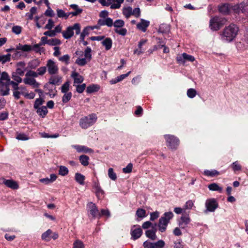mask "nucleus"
<instances>
[{
	"label": "nucleus",
	"mask_w": 248,
	"mask_h": 248,
	"mask_svg": "<svg viewBox=\"0 0 248 248\" xmlns=\"http://www.w3.org/2000/svg\"><path fill=\"white\" fill-rule=\"evenodd\" d=\"M238 31V27L234 24H231L224 29L222 39L227 42H231L236 37Z\"/></svg>",
	"instance_id": "f257e3e1"
},
{
	"label": "nucleus",
	"mask_w": 248,
	"mask_h": 248,
	"mask_svg": "<svg viewBox=\"0 0 248 248\" xmlns=\"http://www.w3.org/2000/svg\"><path fill=\"white\" fill-rule=\"evenodd\" d=\"M8 81H9V76L8 73L3 72L0 78V94L2 96L9 94L10 88Z\"/></svg>",
	"instance_id": "f03ea898"
},
{
	"label": "nucleus",
	"mask_w": 248,
	"mask_h": 248,
	"mask_svg": "<svg viewBox=\"0 0 248 248\" xmlns=\"http://www.w3.org/2000/svg\"><path fill=\"white\" fill-rule=\"evenodd\" d=\"M41 44L39 43L35 44L33 46H31L29 45H22L19 43L16 46V49L21 50L23 52H30L31 50H33L36 53L41 54L42 53H44L45 51V48L43 47H41Z\"/></svg>",
	"instance_id": "7ed1b4c3"
},
{
	"label": "nucleus",
	"mask_w": 248,
	"mask_h": 248,
	"mask_svg": "<svg viewBox=\"0 0 248 248\" xmlns=\"http://www.w3.org/2000/svg\"><path fill=\"white\" fill-rule=\"evenodd\" d=\"M97 117L95 113L84 116L79 120V125L83 129H87L93 125L96 122Z\"/></svg>",
	"instance_id": "20e7f679"
},
{
	"label": "nucleus",
	"mask_w": 248,
	"mask_h": 248,
	"mask_svg": "<svg viewBox=\"0 0 248 248\" xmlns=\"http://www.w3.org/2000/svg\"><path fill=\"white\" fill-rule=\"evenodd\" d=\"M173 214L171 212H165L163 216L159 219L158 227L159 230L163 232L166 230L167 226L170 220L173 217Z\"/></svg>",
	"instance_id": "39448f33"
},
{
	"label": "nucleus",
	"mask_w": 248,
	"mask_h": 248,
	"mask_svg": "<svg viewBox=\"0 0 248 248\" xmlns=\"http://www.w3.org/2000/svg\"><path fill=\"white\" fill-rule=\"evenodd\" d=\"M227 22L225 18L218 16L214 17L210 20V27L213 31H217Z\"/></svg>",
	"instance_id": "423d86ee"
},
{
	"label": "nucleus",
	"mask_w": 248,
	"mask_h": 248,
	"mask_svg": "<svg viewBox=\"0 0 248 248\" xmlns=\"http://www.w3.org/2000/svg\"><path fill=\"white\" fill-rule=\"evenodd\" d=\"M80 25L79 23H75L72 26L68 27L65 31H63V37L65 39H69L74 35V30L76 31V34L80 33Z\"/></svg>",
	"instance_id": "0eeeda50"
},
{
	"label": "nucleus",
	"mask_w": 248,
	"mask_h": 248,
	"mask_svg": "<svg viewBox=\"0 0 248 248\" xmlns=\"http://www.w3.org/2000/svg\"><path fill=\"white\" fill-rule=\"evenodd\" d=\"M164 138L166 141L167 146L172 150H175L179 144V140L173 135H165Z\"/></svg>",
	"instance_id": "6e6552de"
},
{
	"label": "nucleus",
	"mask_w": 248,
	"mask_h": 248,
	"mask_svg": "<svg viewBox=\"0 0 248 248\" xmlns=\"http://www.w3.org/2000/svg\"><path fill=\"white\" fill-rule=\"evenodd\" d=\"M87 210L89 216H91L93 218L97 217H100V214L95 204L92 202H90L87 204Z\"/></svg>",
	"instance_id": "1a4fd4ad"
},
{
	"label": "nucleus",
	"mask_w": 248,
	"mask_h": 248,
	"mask_svg": "<svg viewBox=\"0 0 248 248\" xmlns=\"http://www.w3.org/2000/svg\"><path fill=\"white\" fill-rule=\"evenodd\" d=\"M205 207L207 211L214 212L217 208L218 204L215 199H209L206 201Z\"/></svg>",
	"instance_id": "9d476101"
},
{
	"label": "nucleus",
	"mask_w": 248,
	"mask_h": 248,
	"mask_svg": "<svg viewBox=\"0 0 248 248\" xmlns=\"http://www.w3.org/2000/svg\"><path fill=\"white\" fill-rule=\"evenodd\" d=\"M46 67L48 73L50 75H55L58 71V67L56 63L52 60L49 59L47 61Z\"/></svg>",
	"instance_id": "9b49d317"
},
{
	"label": "nucleus",
	"mask_w": 248,
	"mask_h": 248,
	"mask_svg": "<svg viewBox=\"0 0 248 248\" xmlns=\"http://www.w3.org/2000/svg\"><path fill=\"white\" fill-rule=\"evenodd\" d=\"M233 10L236 13H248V4L241 3L233 7Z\"/></svg>",
	"instance_id": "f8f14e48"
},
{
	"label": "nucleus",
	"mask_w": 248,
	"mask_h": 248,
	"mask_svg": "<svg viewBox=\"0 0 248 248\" xmlns=\"http://www.w3.org/2000/svg\"><path fill=\"white\" fill-rule=\"evenodd\" d=\"M71 77L74 79L73 86L77 84H81L83 81V77L80 75H79V73L75 71L72 72L71 74Z\"/></svg>",
	"instance_id": "ddd939ff"
},
{
	"label": "nucleus",
	"mask_w": 248,
	"mask_h": 248,
	"mask_svg": "<svg viewBox=\"0 0 248 248\" xmlns=\"http://www.w3.org/2000/svg\"><path fill=\"white\" fill-rule=\"evenodd\" d=\"M73 147L77 150V151L78 153H93V151L85 146L83 145H73Z\"/></svg>",
	"instance_id": "4468645a"
},
{
	"label": "nucleus",
	"mask_w": 248,
	"mask_h": 248,
	"mask_svg": "<svg viewBox=\"0 0 248 248\" xmlns=\"http://www.w3.org/2000/svg\"><path fill=\"white\" fill-rule=\"evenodd\" d=\"M93 187L97 198L101 199L104 194V191L97 183H94Z\"/></svg>",
	"instance_id": "2eb2a0df"
},
{
	"label": "nucleus",
	"mask_w": 248,
	"mask_h": 248,
	"mask_svg": "<svg viewBox=\"0 0 248 248\" xmlns=\"http://www.w3.org/2000/svg\"><path fill=\"white\" fill-rule=\"evenodd\" d=\"M231 7L227 3L222 4L218 6V11L223 15H228L229 14Z\"/></svg>",
	"instance_id": "dca6fc26"
},
{
	"label": "nucleus",
	"mask_w": 248,
	"mask_h": 248,
	"mask_svg": "<svg viewBox=\"0 0 248 248\" xmlns=\"http://www.w3.org/2000/svg\"><path fill=\"white\" fill-rule=\"evenodd\" d=\"M150 22L148 21L141 19L140 22L137 25L138 29L142 31L143 32L146 31L147 28L149 26Z\"/></svg>",
	"instance_id": "f3484780"
},
{
	"label": "nucleus",
	"mask_w": 248,
	"mask_h": 248,
	"mask_svg": "<svg viewBox=\"0 0 248 248\" xmlns=\"http://www.w3.org/2000/svg\"><path fill=\"white\" fill-rule=\"evenodd\" d=\"M190 219L188 215H183L179 222V226L182 228H185L186 225L190 222Z\"/></svg>",
	"instance_id": "a211bd4d"
},
{
	"label": "nucleus",
	"mask_w": 248,
	"mask_h": 248,
	"mask_svg": "<svg viewBox=\"0 0 248 248\" xmlns=\"http://www.w3.org/2000/svg\"><path fill=\"white\" fill-rule=\"evenodd\" d=\"M4 185L8 187L13 189H17L19 187L17 183L13 180H6L5 181Z\"/></svg>",
	"instance_id": "6ab92c4d"
},
{
	"label": "nucleus",
	"mask_w": 248,
	"mask_h": 248,
	"mask_svg": "<svg viewBox=\"0 0 248 248\" xmlns=\"http://www.w3.org/2000/svg\"><path fill=\"white\" fill-rule=\"evenodd\" d=\"M142 233V231L140 228H138L131 230V235L134 240L140 238Z\"/></svg>",
	"instance_id": "aec40b11"
},
{
	"label": "nucleus",
	"mask_w": 248,
	"mask_h": 248,
	"mask_svg": "<svg viewBox=\"0 0 248 248\" xmlns=\"http://www.w3.org/2000/svg\"><path fill=\"white\" fill-rule=\"evenodd\" d=\"M50 178H49L48 177L45 178H42L40 179V182L44 183L46 185L51 183L56 180L57 178V175L55 174H52L50 176Z\"/></svg>",
	"instance_id": "412c9836"
},
{
	"label": "nucleus",
	"mask_w": 248,
	"mask_h": 248,
	"mask_svg": "<svg viewBox=\"0 0 248 248\" xmlns=\"http://www.w3.org/2000/svg\"><path fill=\"white\" fill-rule=\"evenodd\" d=\"M24 82L26 84L32 85L34 88H38L39 86V83L34 78H26L24 79Z\"/></svg>",
	"instance_id": "4be33fe9"
},
{
	"label": "nucleus",
	"mask_w": 248,
	"mask_h": 248,
	"mask_svg": "<svg viewBox=\"0 0 248 248\" xmlns=\"http://www.w3.org/2000/svg\"><path fill=\"white\" fill-rule=\"evenodd\" d=\"M102 45L105 46L106 50L110 49L112 45V40L110 38H105L102 42Z\"/></svg>",
	"instance_id": "5701e85b"
},
{
	"label": "nucleus",
	"mask_w": 248,
	"mask_h": 248,
	"mask_svg": "<svg viewBox=\"0 0 248 248\" xmlns=\"http://www.w3.org/2000/svg\"><path fill=\"white\" fill-rule=\"evenodd\" d=\"M156 230L155 228H153L151 230H148L146 231V236L152 240H155L156 239L157 237L155 234Z\"/></svg>",
	"instance_id": "b1692460"
},
{
	"label": "nucleus",
	"mask_w": 248,
	"mask_h": 248,
	"mask_svg": "<svg viewBox=\"0 0 248 248\" xmlns=\"http://www.w3.org/2000/svg\"><path fill=\"white\" fill-rule=\"evenodd\" d=\"M40 65V61L37 59H33L28 62V67L34 69Z\"/></svg>",
	"instance_id": "393cba45"
},
{
	"label": "nucleus",
	"mask_w": 248,
	"mask_h": 248,
	"mask_svg": "<svg viewBox=\"0 0 248 248\" xmlns=\"http://www.w3.org/2000/svg\"><path fill=\"white\" fill-rule=\"evenodd\" d=\"M36 109L37 113H38V114L41 116L42 117H44L48 112L47 108L45 106L39 107Z\"/></svg>",
	"instance_id": "a878e982"
},
{
	"label": "nucleus",
	"mask_w": 248,
	"mask_h": 248,
	"mask_svg": "<svg viewBox=\"0 0 248 248\" xmlns=\"http://www.w3.org/2000/svg\"><path fill=\"white\" fill-rule=\"evenodd\" d=\"M123 14L124 16L128 18L131 16H132V8L130 6L124 7L123 9Z\"/></svg>",
	"instance_id": "bb28decb"
},
{
	"label": "nucleus",
	"mask_w": 248,
	"mask_h": 248,
	"mask_svg": "<svg viewBox=\"0 0 248 248\" xmlns=\"http://www.w3.org/2000/svg\"><path fill=\"white\" fill-rule=\"evenodd\" d=\"M70 7L75 10V11L70 13V14H72L73 16H77L82 12V9L79 8L77 4H71Z\"/></svg>",
	"instance_id": "cd10ccee"
},
{
	"label": "nucleus",
	"mask_w": 248,
	"mask_h": 248,
	"mask_svg": "<svg viewBox=\"0 0 248 248\" xmlns=\"http://www.w3.org/2000/svg\"><path fill=\"white\" fill-rule=\"evenodd\" d=\"M210 190L211 191H217L221 193L222 191V188L220 187L217 183H212L208 186Z\"/></svg>",
	"instance_id": "c85d7f7f"
},
{
	"label": "nucleus",
	"mask_w": 248,
	"mask_h": 248,
	"mask_svg": "<svg viewBox=\"0 0 248 248\" xmlns=\"http://www.w3.org/2000/svg\"><path fill=\"white\" fill-rule=\"evenodd\" d=\"M75 180L81 185L84 184L85 176L79 173H76L75 174Z\"/></svg>",
	"instance_id": "c756f323"
},
{
	"label": "nucleus",
	"mask_w": 248,
	"mask_h": 248,
	"mask_svg": "<svg viewBox=\"0 0 248 248\" xmlns=\"http://www.w3.org/2000/svg\"><path fill=\"white\" fill-rule=\"evenodd\" d=\"M52 234V231L50 229H48L42 234V239L46 241H49L51 239Z\"/></svg>",
	"instance_id": "7c9ffc66"
},
{
	"label": "nucleus",
	"mask_w": 248,
	"mask_h": 248,
	"mask_svg": "<svg viewBox=\"0 0 248 248\" xmlns=\"http://www.w3.org/2000/svg\"><path fill=\"white\" fill-rule=\"evenodd\" d=\"M89 157L86 155H81L79 156V161L81 164L84 166L89 165Z\"/></svg>",
	"instance_id": "2f4dec72"
},
{
	"label": "nucleus",
	"mask_w": 248,
	"mask_h": 248,
	"mask_svg": "<svg viewBox=\"0 0 248 248\" xmlns=\"http://www.w3.org/2000/svg\"><path fill=\"white\" fill-rule=\"evenodd\" d=\"M90 31L91 29L89 26L86 27L80 33L79 39L83 40V39H85V36L89 34Z\"/></svg>",
	"instance_id": "473e14b6"
},
{
	"label": "nucleus",
	"mask_w": 248,
	"mask_h": 248,
	"mask_svg": "<svg viewBox=\"0 0 248 248\" xmlns=\"http://www.w3.org/2000/svg\"><path fill=\"white\" fill-rule=\"evenodd\" d=\"M219 174V172L215 170H205L204 171V174L208 176H214L218 175Z\"/></svg>",
	"instance_id": "72a5a7b5"
},
{
	"label": "nucleus",
	"mask_w": 248,
	"mask_h": 248,
	"mask_svg": "<svg viewBox=\"0 0 248 248\" xmlns=\"http://www.w3.org/2000/svg\"><path fill=\"white\" fill-rule=\"evenodd\" d=\"M91 52L92 49L90 47H87L84 51L85 58H86L88 62L90 61L92 59Z\"/></svg>",
	"instance_id": "f704fd0d"
},
{
	"label": "nucleus",
	"mask_w": 248,
	"mask_h": 248,
	"mask_svg": "<svg viewBox=\"0 0 248 248\" xmlns=\"http://www.w3.org/2000/svg\"><path fill=\"white\" fill-rule=\"evenodd\" d=\"M74 86L76 87V91L79 93H83L86 87L85 83H83L81 84H78L75 85Z\"/></svg>",
	"instance_id": "c9c22d12"
},
{
	"label": "nucleus",
	"mask_w": 248,
	"mask_h": 248,
	"mask_svg": "<svg viewBox=\"0 0 248 248\" xmlns=\"http://www.w3.org/2000/svg\"><path fill=\"white\" fill-rule=\"evenodd\" d=\"M61 80V78L54 76L51 77L49 80V83L51 84L56 85L58 84Z\"/></svg>",
	"instance_id": "e433bc0d"
},
{
	"label": "nucleus",
	"mask_w": 248,
	"mask_h": 248,
	"mask_svg": "<svg viewBox=\"0 0 248 248\" xmlns=\"http://www.w3.org/2000/svg\"><path fill=\"white\" fill-rule=\"evenodd\" d=\"M11 60V54H7L5 55H0V62L2 63H4L6 62L10 61Z\"/></svg>",
	"instance_id": "4c0bfd02"
},
{
	"label": "nucleus",
	"mask_w": 248,
	"mask_h": 248,
	"mask_svg": "<svg viewBox=\"0 0 248 248\" xmlns=\"http://www.w3.org/2000/svg\"><path fill=\"white\" fill-rule=\"evenodd\" d=\"M186 94L189 98H193L196 95L197 91L194 89L190 88L187 90Z\"/></svg>",
	"instance_id": "58836bf2"
},
{
	"label": "nucleus",
	"mask_w": 248,
	"mask_h": 248,
	"mask_svg": "<svg viewBox=\"0 0 248 248\" xmlns=\"http://www.w3.org/2000/svg\"><path fill=\"white\" fill-rule=\"evenodd\" d=\"M116 3H113L110 5V8L112 9H119L121 7V5L124 1V0H115Z\"/></svg>",
	"instance_id": "ea45409f"
},
{
	"label": "nucleus",
	"mask_w": 248,
	"mask_h": 248,
	"mask_svg": "<svg viewBox=\"0 0 248 248\" xmlns=\"http://www.w3.org/2000/svg\"><path fill=\"white\" fill-rule=\"evenodd\" d=\"M136 215L140 218H143L146 217V211L142 208H139L136 211Z\"/></svg>",
	"instance_id": "a19ab883"
},
{
	"label": "nucleus",
	"mask_w": 248,
	"mask_h": 248,
	"mask_svg": "<svg viewBox=\"0 0 248 248\" xmlns=\"http://www.w3.org/2000/svg\"><path fill=\"white\" fill-rule=\"evenodd\" d=\"M108 175L110 179L115 181L117 179L116 174L114 172L112 168H109L108 170Z\"/></svg>",
	"instance_id": "79ce46f5"
},
{
	"label": "nucleus",
	"mask_w": 248,
	"mask_h": 248,
	"mask_svg": "<svg viewBox=\"0 0 248 248\" xmlns=\"http://www.w3.org/2000/svg\"><path fill=\"white\" fill-rule=\"evenodd\" d=\"M73 248H85L84 244L81 240H77L73 244Z\"/></svg>",
	"instance_id": "37998d69"
},
{
	"label": "nucleus",
	"mask_w": 248,
	"mask_h": 248,
	"mask_svg": "<svg viewBox=\"0 0 248 248\" xmlns=\"http://www.w3.org/2000/svg\"><path fill=\"white\" fill-rule=\"evenodd\" d=\"M88 61L86 58H78L76 61V63L79 66H84L86 65Z\"/></svg>",
	"instance_id": "c03bdc74"
},
{
	"label": "nucleus",
	"mask_w": 248,
	"mask_h": 248,
	"mask_svg": "<svg viewBox=\"0 0 248 248\" xmlns=\"http://www.w3.org/2000/svg\"><path fill=\"white\" fill-rule=\"evenodd\" d=\"M124 21L121 19H117L115 20V21L113 23L114 26L117 28V29L123 27L124 26Z\"/></svg>",
	"instance_id": "a18cd8bd"
},
{
	"label": "nucleus",
	"mask_w": 248,
	"mask_h": 248,
	"mask_svg": "<svg viewBox=\"0 0 248 248\" xmlns=\"http://www.w3.org/2000/svg\"><path fill=\"white\" fill-rule=\"evenodd\" d=\"M193 205L194 202L192 200H188L185 204L183 209L185 210L191 209Z\"/></svg>",
	"instance_id": "49530a36"
},
{
	"label": "nucleus",
	"mask_w": 248,
	"mask_h": 248,
	"mask_svg": "<svg viewBox=\"0 0 248 248\" xmlns=\"http://www.w3.org/2000/svg\"><path fill=\"white\" fill-rule=\"evenodd\" d=\"M44 100L41 98H37L34 104V108L37 109L39 108V106L43 104Z\"/></svg>",
	"instance_id": "de8ad7c7"
},
{
	"label": "nucleus",
	"mask_w": 248,
	"mask_h": 248,
	"mask_svg": "<svg viewBox=\"0 0 248 248\" xmlns=\"http://www.w3.org/2000/svg\"><path fill=\"white\" fill-rule=\"evenodd\" d=\"M232 167L234 172L241 170L242 167L238 163V161H235L232 164Z\"/></svg>",
	"instance_id": "09e8293b"
},
{
	"label": "nucleus",
	"mask_w": 248,
	"mask_h": 248,
	"mask_svg": "<svg viewBox=\"0 0 248 248\" xmlns=\"http://www.w3.org/2000/svg\"><path fill=\"white\" fill-rule=\"evenodd\" d=\"M165 242L162 240H160L154 243L155 248H163L165 246Z\"/></svg>",
	"instance_id": "8fccbe9b"
},
{
	"label": "nucleus",
	"mask_w": 248,
	"mask_h": 248,
	"mask_svg": "<svg viewBox=\"0 0 248 248\" xmlns=\"http://www.w3.org/2000/svg\"><path fill=\"white\" fill-rule=\"evenodd\" d=\"M41 137L44 138H56L59 136V135L58 134H55L53 135H49L46 133H41Z\"/></svg>",
	"instance_id": "3c124183"
},
{
	"label": "nucleus",
	"mask_w": 248,
	"mask_h": 248,
	"mask_svg": "<svg viewBox=\"0 0 248 248\" xmlns=\"http://www.w3.org/2000/svg\"><path fill=\"white\" fill-rule=\"evenodd\" d=\"M12 31L16 34H19L22 31V27L19 26H14L12 29Z\"/></svg>",
	"instance_id": "603ef678"
},
{
	"label": "nucleus",
	"mask_w": 248,
	"mask_h": 248,
	"mask_svg": "<svg viewBox=\"0 0 248 248\" xmlns=\"http://www.w3.org/2000/svg\"><path fill=\"white\" fill-rule=\"evenodd\" d=\"M114 31L116 33L122 36H124L127 33V30L125 28L116 29Z\"/></svg>",
	"instance_id": "864d4df0"
},
{
	"label": "nucleus",
	"mask_w": 248,
	"mask_h": 248,
	"mask_svg": "<svg viewBox=\"0 0 248 248\" xmlns=\"http://www.w3.org/2000/svg\"><path fill=\"white\" fill-rule=\"evenodd\" d=\"M72 97V93L71 92L64 93L63 95V102H67L69 101Z\"/></svg>",
	"instance_id": "5fc2aeb1"
},
{
	"label": "nucleus",
	"mask_w": 248,
	"mask_h": 248,
	"mask_svg": "<svg viewBox=\"0 0 248 248\" xmlns=\"http://www.w3.org/2000/svg\"><path fill=\"white\" fill-rule=\"evenodd\" d=\"M18 75L16 74V73L14 72L12 75V78L17 83H21L22 82V78Z\"/></svg>",
	"instance_id": "6e6d98bb"
},
{
	"label": "nucleus",
	"mask_w": 248,
	"mask_h": 248,
	"mask_svg": "<svg viewBox=\"0 0 248 248\" xmlns=\"http://www.w3.org/2000/svg\"><path fill=\"white\" fill-rule=\"evenodd\" d=\"M133 165L129 163L125 168L123 169V172L125 173H129L132 171Z\"/></svg>",
	"instance_id": "4d7b16f0"
},
{
	"label": "nucleus",
	"mask_w": 248,
	"mask_h": 248,
	"mask_svg": "<svg viewBox=\"0 0 248 248\" xmlns=\"http://www.w3.org/2000/svg\"><path fill=\"white\" fill-rule=\"evenodd\" d=\"M183 58H184V59H185V62L186 61L192 62L194 61V60H195V58L193 56H192V55L187 54L186 53H184Z\"/></svg>",
	"instance_id": "13d9d810"
},
{
	"label": "nucleus",
	"mask_w": 248,
	"mask_h": 248,
	"mask_svg": "<svg viewBox=\"0 0 248 248\" xmlns=\"http://www.w3.org/2000/svg\"><path fill=\"white\" fill-rule=\"evenodd\" d=\"M140 8L137 7L134 8L133 10L132 9V16H134L136 18H138L140 17Z\"/></svg>",
	"instance_id": "bf43d9fd"
},
{
	"label": "nucleus",
	"mask_w": 248,
	"mask_h": 248,
	"mask_svg": "<svg viewBox=\"0 0 248 248\" xmlns=\"http://www.w3.org/2000/svg\"><path fill=\"white\" fill-rule=\"evenodd\" d=\"M8 82H9L8 83H9V85H12V87L13 88L15 91H17L19 89L18 84L19 83L15 82L13 80H11L10 78H9V81H8Z\"/></svg>",
	"instance_id": "052dcab7"
},
{
	"label": "nucleus",
	"mask_w": 248,
	"mask_h": 248,
	"mask_svg": "<svg viewBox=\"0 0 248 248\" xmlns=\"http://www.w3.org/2000/svg\"><path fill=\"white\" fill-rule=\"evenodd\" d=\"M38 76V74L37 73V72H34L32 70H29L26 74V76L27 77V78H29V77L36 78V77H37Z\"/></svg>",
	"instance_id": "680f3d73"
},
{
	"label": "nucleus",
	"mask_w": 248,
	"mask_h": 248,
	"mask_svg": "<svg viewBox=\"0 0 248 248\" xmlns=\"http://www.w3.org/2000/svg\"><path fill=\"white\" fill-rule=\"evenodd\" d=\"M98 90V89L96 85H93L92 86H89L87 88V92L88 93H92L94 92H96Z\"/></svg>",
	"instance_id": "e2e57ef3"
},
{
	"label": "nucleus",
	"mask_w": 248,
	"mask_h": 248,
	"mask_svg": "<svg viewBox=\"0 0 248 248\" xmlns=\"http://www.w3.org/2000/svg\"><path fill=\"white\" fill-rule=\"evenodd\" d=\"M159 216V213L158 211H155L150 214V220L154 221L157 219Z\"/></svg>",
	"instance_id": "0e129e2a"
},
{
	"label": "nucleus",
	"mask_w": 248,
	"mask_h": 248,
	"mask_svg": "<svg viewBox=\"0 0 248 248\" xmlns=\"http://www.w3.org/2000/svg\"><path fill=\"white\" fill-rule=\"evenodd\" d=\"M16 139L21 140H29V138L25 134H18L16 137Z\"/></svg>",
	"instance_id": "69168bd1"
},
{
	"label": "nucleus",
	"mask_w": 248,
	"mask_h": 248,
	"mask_svg": "<svg viewBox=\"0 0 248 248\" xmlns=\"http://www.w3.org/2000/svg\"><path fill=\"white\" fill-rule=\"evenodd\" d=\"M184 57V53L181 55H178L177 57L176 60L178 63L184 64L185 63V61Z\"/></svg>",
	"instance_id": "338daca9"
},
{
	"label": "nucleus",
	"mask_w": 248,
	"mask_h": 248,
	"mask_svg": "<svg viewBox=\"0 0 248 248\" xmlns=\"http://www.w3.org/2000/svg\"><path fill=\"white\" fill-rule=\"evenodd\" d=\"M143 246L144 248H155L154 246V243L150 242L148 241H145Z\"/></svg>",
	"instance_id": "774afa93"
}]
</instances>
